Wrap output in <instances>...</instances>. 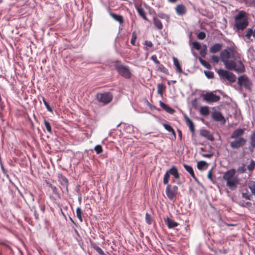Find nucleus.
Listing matches in <instances>:
<instances>
[{
  "instance_id": "1",
  "label": "nucleus",
  "mask_w": 255,
  "mask_h": 255,
  "mask_svg": "<svg viewBox=\"0 0 255 255\" xmlns=\"http://www.w3.org/2000/svg\"><path fill=\"white\" fill-rule=\"evenodd\" d=\"M220 57L226 68L229 70H234L238 73H241L245 71L244 64L238 59L235 55L234 49L230 47H227L220 53Z\"/></svg>"
},
{
  "instance_id": "2",
  "label": "nucleus",
  "mask_w": 255,
  "mask_h": 255,
  "mask_svg": "<svg viewBox=\"0 0 255 255\" xmlns=\"http://www.w3.org/2000/svg\"><path fill=\"white\" fill-rule=\"evenodd\" d=\"M235 170L234 169L226 171L223 175V179L226 181L227 186L231 190L237 189L240 179L235 176Z\"/></svg>"
},
{
  "instance_id": "3",
  "label": "nucleus",
  "mask_w": 255,
  "mask_h": 255,
  "mask_svg": "<svg viewBox=\"0 0 255 255\" xmlns=\"http://www.w3.org/2000/svg\"><path fill=\"white\" fill-rule=\"evenodd\" d=\"M248 18L244 11H240L235 16L234 26L238 31H243L248 25Z\"/></svg>"
},
{
  "instance_id": "4",
  "label": "nucleus",
  "mask_w": 255,
  "mask_h": 255,
  "mask_svg": "<svg viewBox=\"0 0 255 255\" xmlns=\"http://www.w3.org/2000/svg\"><path fill=\"white\" fill-rule=\"evenodd\" d=\"M170 175H172L173 177L176 179H179V173L177 168L175 166H173L171 168L167 170L165 173L163 179V183L164 184H167V183H169Z\"/></svg>"
},
{
  "instance_id": "5",
  "label": "nucleus",
  "mask_w": 255,
  "mask_h": 255,
  "mask_svg": "<svg viewBox=\"0 0 255 255\" xmlns=\"http://www.w3.org/2000/svg\"><path fill=\"white\" fill-rule=\"evenodd\" d=\"M166 185H167L165 189L166 195L169 200L173 201L178 194V188L176 185L169 184V183Z\"/></svg>"
},
{
  "instance_id": "6",
  "label": "nucleus",
  "mask_w": 255,
  "mask_h": 255,
  "mask_svg": "<svg viewBox=\"0 0 255 255\" xmlns=\"http://www.w3.org/2000/svg\"><path fill=\"white\" fill-rule=\"evenodd\" d=\"M220 77L224 80H227L231 83H234L236 80V75L232 72L222 69L218 70L217 72Z\"/></svg>"
},
{
  "instance_id": "7",
  "label": "nucleus",
  "mask_w": 255,
  "mask_h": 255,
  "mask_svg": "<svg viewBox=\"0 0 255 255\" xmlns=\"http://www.w3.org/2000/svg\"><path fill=\"white\" fill-rule=\"evenodd\" d=\"M96 98L98 102L106 105L111 102L112 100L113 95L110 92L98 93L96 95Z\"/></svg>"
},
{
  "instance_id": "8",
  "label": "nucleus",
  "mask_w": 255,
  "mask_h": 255,
  "mask_svg": "<svg viewBox=\"0 0 255 255\" xmlns=\"http://www.w3.org/2000/svg\"><path fill=\"white\" fill-rule=\"evenodd\" d=\"M238 84L241 87H244L246 89H251L252 83L250 79L245 75H243L239 77L238 79Z\"/></svg>"
},
{
  "instance_id": "9",
  "label": "nucleus",
  "mask_w": 255,
  "mask_h": 255,
  "mask_svg": "<svg viewBox=\"0 0 255 255\" xmlns=\"http://www.w3.org/2000/svg\"><path fill=\"white\" fill-rule=\"evenodd\" d=\"M116 68L119 73L123 77L126 78L130 77L131 73L128 67L122 64H117Z\"/></svg>"
},
{
  "instance_id": "10",
  "label": "nucleus",
  "mask_w": 255,
  "mask_h": 255,
  "mask_svg": "<svg viewBox=\"0 0 255 255\" xmlns=\"http://www.w3.org/2000/svg\"><path fill=\"white\" fill-rule=\"evenodd\" d=\"M235 140L230 142V146L232 149H238L244 146L247 142L245 138H234Z\"/></svg>"
},
{
  "instance_id": "11",
  "label": "nucleus",
  "mask_w": 255,
  "mask_h": 255,
  "mask_svg": "<svg viewBox=\"0 0 255 255\" xmlns=\"http://www.w3.org/2000/svg\"><path fill=\"white\" fill-rule=\"evenodd\" d=\"M203 99L207 103H210L219 101L220 97L212 92H207L203 95Z\"/></svg>"
},
{
  "instance_id": "12",
  "label": "nucleus",
  "mask_w": 255,
  "mask_h": 255,
  "mask_svg": "<svg viewBox=\"0 0 255 255\" xmlns=\"http://www.w3.org/2000/svg\"><path fill=\"white\" fill-rule=\"evenodd\" d=\"M245 131V128H238L232 132L230 137L231 138H243L242 136L244 134Z\"/></svg>"
},
{
  "instance_id": "13",
  "label": "nucleus",
  "mask_w": 255,
  "mask_h": 255,
  "mask_svg": "<svg viewBox=\"0 0 255 255\" xmlns=\"http://www.w3.org/2000/svg\"><path fill=\"white\" fill-rule=\"evenodd\" d=\"M223 47L222 43H215L213 44L209 49L210 52L216 53L220 51Z\"/></svg>"
},
{
  "instance_id": "14",
  "label": "nucleus",
  "mask_w": 255,
  "mask_h": 255,
  "mask_svg": "<svg viewBox=\"0 0 255 255\" xmlns=\"http://www.w3.org/2000/svg\"><path fill=\"white\" fill-rule=\"evenodd\" d=\"M184 118L185 120L186 125L188 126L190 130L193 135L194 133V125L193 123L186 115H184Z\"/></svg>"
},
{
  "instance_id": "15",
  "label": "nucleus",
  "mask_w": 255,
  "mask_h": 255,
  "mask_svg": "<svg viewBox=\"0 0 255 255\" xmlns=\"http://www.w3.org/2000/svg\"><path fill=\"white\" fill-rule=\"evenodd\" d=\"M213 119L217 122L225 121V119L222 114L218 111H215L212 114Z\"/></svg>"
},
{
  "instance_id": "16",
  "label": "nucleus",
  "mask_w": 255,
  "mask_h": 255,
  "mask_svg": "<svg viewBox=\"0 0 255 255\" xmlns=\"http://www.w3.org/2000/svg\"><path fill=\"white\" fill-rule=\"evenodd\" d=\"M200 134L201 136L207 138L209 140L213 141L214 139L213 136L210 134V132L207 130H201Z\"/></svg>"
},
{
  "instance_id": "17",
  "label": "nucleus",
  "mask_w": 255,
  "mask_h": 255,
  "mask_svg": "<svg viewBox=\"0 0 255 255\" xmlns=\"http://www.w3.org/2000/svg\"><path fill=\"white\" fill-rule=\"evenodd\" d=\"M164 222L169 229L173 228L178 225V224L177 222L169 219V218L165 219Z\"/></svg>"
},
{
  "instance_id": "18",
  "label": "nucleus",
  "mask_w": 255,
  "mask_h": 255,
  "mask_svg": "<svg viewBox=\"0 0 255 255\" xmlns=\"http://www.w3.org/2000/svg\"><path fill=\"white\" fill-rule=\"evenodd\" d=\"M58 181L62 186L66 187V190H67L68 185L69 184L67 178L65 176L60 175L58 176Z\"/></svg>"
},
{
  "instance_id": "19",
  "label": "nucleus",
  "mask_w": 255,
  "mask_h": 255,
  "mask_svg": "<svg viewBox=\"0 0 255 255\" xmlns=\"http://www.w3.org/2000/svg\"><path fill=\"white\" fill-rule=\"evenodd\" d=\"M159 105L163 109L170 114H172L175 112V110L169 107L168 105L161 101L160 102Z\"/></svg>"
},
{
  "instance_id": "20",
  "label": "nucleus",
  "mask_w": 255,
  "mask_h": 255,
  "mask_svg": "<svg viewBox=\"0 0 255 255\" xmlns=\"http://www.w3.org/2000/svg\"><path fill=\"white\" fill-rule=\"evenodd\" d=\"M159 105L163 109L170 114H172L175 112V110L169 107L168 105L161 101L160 102Z\"/></svg>"
},
{
  "instance_id": "21",
  "label": "nucleus",
  "mask_w": 255,
  "mask_h": 255,
  "mask_svg": "<svg viewBox=\"0 0 255 255\" xmlns=\"http://www.w3.org/2000/svg\"><path fill=\"white\" fill-rule=\"evenodd\" d=\"M183 166L185 169L190 174L192 177L196 181L197 179L194 174L192 167L191 166L187 164H184Z\"/></svg>"
},
{
  "instance_id": "22",
  "label": "nucleus",
  "mask_w": 255,
  "mask_h": 255,
  "mask_svg": "<svg viewBox=\"0 0 255 255\" xmlns=\"http://www.w3.org/2000/svg\"><path fill=\"white\" fill-rule=\"evenodd\" d=\"M176 13L180 15H183L185 13V7L183 4H178L176 7Z\"/></svg>"
},
{
  "instance_id": "23",
  "label": "nucleus",
  "mask_w": 255,
  "mask_h": 255,
  "mask_svg": "<svg viewBox=\"0 0 255 255\" xmlns=\"http://www.w3.org/2000/svg\"><path fill=\"white\" fill-rule=\"evenodd\" d=\"M173 64L176 68V70L180 73H182L183 71H182V68L180 65V63L179 62L178 59L175 57H173Z\"/></svg>"
},
{
  "instance_id": "24",
  "label": "nucleus",
  "mask_w": 255,
  "mask_h": 255,
  "mask_svg": "<svg viewBox=\"0 0 255 255\" xmlns=\"http://www.w3.org/2000/svg\"><path fill=\"white\" fill-rule=\"evenodd\" d=\"M136 9L139 15L142 17V18L145 20H148L146 16L145 12L143 8L140 6H136Z\"/></svg>"
},
{
  "instance_id": "25",
  "label": "nucleus",
  "mask_w": 255,
  "mask_h": 255,
  "mask_svg": "<svg viewBox=\"0 0 255 255\" xmlns=\"http://www.w3.org/2000/svg\"><path fill=\"white\" fill-rule=\"evenodd\" d=\"M153 22L155 26L158 29L161 30L163 28V25L161 21L155 17H153Z\"/></svg>"
},
{
  "instance_id": "26",
  "label": "nucleus",
  "mask_w": 255,
  "mask_h": 255,
  "mask_svg": "<svg viewBox=\"0 0 255 255\" xmlns=\"http://www.w3.org/2000/svg\"><path fill=\"white\" fill-rule=\"evenodd\" d=\"M250 147L252 148L255 147V129L250 135Z\"/></svg>"
},
{
  "instance_id": "27",
  "label": "nucleus",
  "mask_w": 255,
  "mask_h": 255,
  "mask_svg": "<svg viewBox=\"0 0 255 255\" xmlns=\"http://www.w3.org/2000/svg\"><path fill=\"white\" fill-rule=\"evenodd\" d=\"M111 16L117 21L122 24L124 22L123 17L122 15H118L115 13H111Z\"/></svg>"
},
{
  "instance_id": "28",
  "label": "nucleus",
  "mask_w": 255,
  "mask_h": 255,
  "mask_svg": "<svg viewBox=\"0 0 255 255\" xmlns=\"http://www.w3.org/2000/svg\"><path fill=\"white\" fill-rule=\"evenodd\" d=\"M201 115L206 116L209 113V108L207 106L201 107L200 109Z\"/></svg>"
},
{
  "instance_id": "29",
  "label": "nucleus",
  "mask_w": 255,
  "mask_h": 255,
  "mask_svg": "<svg viewBox=\"0 0 255 255\" xmlns=\"http://www.w3.org/2000/svg\"><path fill=\"white\" fill-rule=\"evenodd\" d=\"M248 186L252 194L255 195V181H250L248 184Z\"/></svg>"
},
{
  "instance_id": "30",
  "label": "nucleus",
  "mask_w": 255,
  "mask_h": 255,
  "mask_svg": "<svg viewBox=\"0 0 255 255\" xmlns=\"http://www.w3.org/2000/svg\"><path fill=\"white\" fill-rule=\"evenodd\" d=\"M92 247L100 255H105L103 250L96 244L92 245Z\"/></svg>"
},
{
  "instance_id": "31",
  "label": "nucleus",
  "mask_w": 255,
  "mask_h": 255,
  "mask_svg": "<svg viewBox=\"0 0 255 255\" xmlns=\"http://www.w3.org/2000/svg\"><path fill=\"white\" fill-rule=\"evenodd\" d=\"M82 212L80 207H78L76 209V215L77 218L79 219L80 221L82 222L83 221L82 217Z\"/></svg>"
},
{
  "instance_id": "32",
  "label": "nucleus",
  "mask_w": 255,
  "mask_h": 255,
  "mask_svg": "<svg viewBox=\"0 0 255 255\" xmlns=\"http://www.w3.org/2000/svg\"><path fill=\"white\" fill-rule=\"evenodd\" d=\"M207 165V163L204 161H200L197 163V167L198 169L202 170Z\"/></svg>"
},
{
  "instance_id": "33",
  "label": "nucleus",
  "mask_w": 255,
  "mask_h": 255,
  "mask_svg": "<svg viewBox=\"0 0 255 255\" xmlns=\"http://www.w3.org/2000/svg\"><path fill=\"white\" fill-rule=\"evenodd\" d=\"M136 38H137V35H136V33L135 31L132 32L131 38L130 40V43L132 45H135V41H136Z\"/></svg>"
},
{
  "instance_id": "34",
  "label": "nucleus",
  "mask_w": 255,
  "mask_h": 255,
  "mask_svg": "<svg viewBox=\"0 0 255 255\" xmlns=\"http://www.w3.org/2000/svg\"><path fill=\"white\" fill-rule=\"evenodd\" d=\"M200 62L201 64L202 65H203L205 67H206V68H208V69L211 68L210 64L208 62L206 61L205 60L200 58Z\"/></svg>"
},
{
  "instance_id": "35",
  "label": "nucleus",
  "mask_w": 255,
  "mask_h": 255,
  "mask_svg": "<svg viewBox=\"0 0 255 255\" xmlns=\"http://www.w3.org/2000/svg\"><path fill=\"white\" fill-rule=\"evenodd\" d=\"M242 196L246 200H251V198L252 197V195L248 193V191H247L246 192H243L242 193Z\"/></svg>"
},
{
  "instance_id": "36",
  "label": "nucleus",
  "mask_w": 255,
  "mask_h": 255,
  "mask_svg": "<svg viewBox=\"0 0 255 255\" xmlns=\"http://www.w3.org/2000/svg\"><path fill=\"white\" fill-rule=\"evenodd\" d=\"M158 16L162 19H166L167 22L169 20V16L164 13L160 12L158 14Z\"/></svg>"
},
{
  "instance_id": "37",
  "label": "nucleus",
  "mask_w": 255,
  "mask_h": 255,
  "mask_svg": "<svg viewBox=\"0 0 255 255\" xmlns=\"http://www.w3.org/2000/svg\"><path fill=\"white\" fill-rule=\"evenodd\" d=\"M44 126L47 130V131L49 133L51 132V128L50 123L46 120H44Z\"/></svg>"
},
{
  "instance_id": "38",
  "label": "nucleus",
  "mask_w": 255,
  "mask_h": 255,
  "mask_svg": "<svg viewBox=\"0 0 255 255\" xmlns=\"http://www.w3.org/2000/svg\"><path fill=\"white\" fill-rule=\"evenodd\" d=\"M94 150L97 154L101 153L103 152L102 146L100 145H97L95 146Z\"/></svg>"
},
{
  "instance_id": "39",
  "label": "nucleus",
  "mask_w": 255,
  "mask_h": 255,
  "mask_svg": "<svg viewBox=\"0 0 255 255\" xmlns=\"http://www.w3.org/2000/svg\"><path fill=\"white\" fill-rule=\"evenodd\" d=\"M204 73L206 76L209 79L213 78L214 77V73L210 71H205Z\"/></svg>"
},
{
  "instance_id": "40",
  "label": "nucleus",
  "mask_w": 255,
  "mask_h": 255,
  "mask_svg": "<svg viewBox=\"0 0 255 255\" xmlns=\"http://www.w3.org/2000/svg\"><path fill=\"white\" fill-rule=\"evenodd\" d=\"M163 85L162 84H158L157 85V93L160 95H162L163 90Z\"/></svg>"
},
{
  "instance_id": "41",
  "label": "nucleus",
  "mask_w": 255,
  "mask_h": 255,
  "mask_svg": "<svg viewBox=\"0 0 255 255\" xmlns=\"http://www.w3.org/2000/svg\"><path fill=\"white\" fill-rule=\"evenodd\" d=\"M255 167V161L252 160L250 164L247 166V168L250 171H252Z\"/></svg>"
},
{
  "instance_id": "42",
  "label": "nucleus",
  "mask_w": 255,
  "mask_h": 255,
  "mask_svg": "<svg viewBox=\"0 0 255 255\" xmlns=\"http://www.w3.org/2000/svg\"><path fill=\"white\" fill-rule=\"evenodd\" d=\"M192 45L193 48L197 50H199L201 48V46L200 43L197 41L193 42L192 43Z\"/></svg>"
},
{
  "instance_id": "43",
  "label": "nucleus",
  "mask_w": 255,
  "mask_h": 255,
  "mask_svg": "<svg viewBox=\"0 0 255 255\" xmlns=\"http://www.w3.org/2000/svg\"><path fill=\"white\" fill-rule=\"evenodd\" d=\"M220 58L217 55H212L211 57V60L214 63H218L219 61Z\"/></svg>"
},
{
  "instance_id": "44",
  "label": "nucleus",
  "mask_w": 255,
  "mask_h": 255,
  "mask_svg": "<svg viewBox=\"0 0 255 255\" xmlns=\"http://www.w3.org/2000/svg\"><path fill=\"white\" fill-rule=\"evenodd\" d=\"M145 221L148 224L150 225L151 224V217L148 213H146L145 214Z\"/></svg>"
},
{
  "instance_id": "45",
  "label": "nucleus",
  "mask_w": 255,
  "mask_h": 255,
  "mask_svg": "<svg viewBox=\"0 0 255 255\" xmlns=\"http://www.w3.org/2000/svg\"><path fill=\"white\" fill-rule=\"evenodd\" d=\"M43 103H44V105L45 106L47 110L49 112H52V109L51 108L49 104L46 102V101L45 100V99L44 98H43Z\"/></svg>"
},
{
  "instance_id": "46",
  "label": "nucleus",
  "mask_w": 255,
  "mask_h": 255,
  "mask_svg": "<svg viewBox=\"0 0 255 255\" xmlns=\"http://www.w3.org/2000/svg\"><path fill=\"white\" fill-rule=\"evenodd\" d=\"M197 37L199 39H204L206 37V34L204 32H200L197 35Z\"/></svg>"
},
{
  "instance_id": "47",
  "label": "nucleus",
  "mask_w": 255,
  "mask_h": 255,
  "mask_svg": "<svg viewBox=\"0 0 255 255\" xmlns=\"http://www.w3.org/2000/svg\"><path fill=\"white\" fill-rule=\"evenodd\" d=\"M49 187H50L53 193L56 195L58 194V189L56 187L53 186L51 184H49Z\"/></svg>"
},
{
  "instance_id": "48",
  "label": "nucleus",
  "mask_w": 255,
  "mask_h": 255,
  "mask_svg": "<svg viewBox=\"0 0 255 255\" xmlns=\"http://www.w3.org/2000/svg\"><path fill=\"white\" fill-rule=\"evenodd\" d=\"M163 127L164 128L169 132L172 131V129H173L171 126L166 124H163Z\"/></svg>"
},
{
  "instance_id": "49",
  "label": "nucleus",
  "mask_w": 255,
  "mask_h": 255,
  "mask_svg": "<svg viewBox=\"0 0 255 255\" xmlns=\"http://www.w3.org/2000/svg\"><path fill=\"white\" fill-rule=\"evenodd\" d=\"M252 33H253L252 29L249 28L247 30L245 35L248 38H250V37L251 36Z\"/></svg>"
},
{
  "instance_id": "50",
  "label": "nucleus",
  "mask_w": 255,
  "mask_h": 255,
  "mask_svg": "<svg viewBox=\"0 0 255 255\" xmlns=\"http://www.w3.org/2000/svg\"><path fill=\"white\" fill-rule=\"evenodd\" d=\"M151 59L156 64H159V61L158 60L156 55H152L151 57Z\"/></svg>"
},
{
  "instance_id": "51",
  "label": "nucleus",
  "mask_w": 255,
  "mask_h": 255,
  "mask_svg": "<svg viewBox=\"0 0 255 255\" xmlns=\"http://www.w3.org/2000/svg\"><path fill=\"white\" fill-rule=\"evenodd\" d=\"M204 50H202L200 51V54H201V55L202 57H205V55H206V45H204Z\"/></svg>"
},
{
  "instance_id": "52",
  "label": "nucleus",
  "mask_w": 255,
  "mask_h": 255,
  "mask_svg": "<svg viewBox=\"0 0 255 255\" xmlns=\"http://www.w3.org/2000/svg\"><path fill=\"white\" fill-rule=\"evenodd\" d=\"M145 45L149 47H151L153 46V44L150 41L146 40L145 41Z\"/></svg>"
},
{
  "instance_id": "53",
  "label": "nucleus",
  "mask_w": 255,
  "mask_h": 255,
  "mask_svg": "<svg viewBox=\"0 0 255 255\" xmlns=\"http://www.w3.org/2000/svg\"><path fill=\"white\" fill-rule=\"evenodd\" d=\"M202 156L204 157H207V158H211L213 156L212 153H203L202 154Z\"/></svg>"
},
{
  "instance_id": "54",
  "label": "nucleus",
  "mask_w": 255,
  "mask_h": 255,
  "mask_svg": "<svg viewBox=\"0 0 255 255\" xmlns=\"http://www.w3.org/2000/svg\"><path fill=\"white\" fill-rule=\"evenodd\" d=\"M158 69L160 70L161 71H163L164 69H165V67H164V66L162 65V64H160L159 63V64H158Z\"/></svg>"
},
{
  "instance_id": "55",
  "label": "nucleus",
  "mask_w": 255,
  "mask_h": 255,
  "mask_svg": "<svg viewBox=\"0 0 255 255\" xmlns=\"http://www.w3.org/2000/svg\"><path fill=\"white\" fill-rule=\"evenodd\" d=\"M208 178L210 179V180H212V169H211L209 171L208 173Z\"/></svg>"
},
{
  "instance_id": "56",
  "label": "nucleus",
  "mask_w": 255,
  "mask_h": 255,
  "mask_svg": "<svg viewBox=\"0 0 255 255\" xmlns=\"http://www.w3.org/2000/svg\"><path fill=\"white\" fill-rule=\"evenodd\" d=\"M238 204L240 206L242 207H246V205H245V202H240L238 203Z\"/></svg>"
},
{
  "instance_id": "57",
  "label": "nucleus",
  "mask_w": 255,
  "mask_h": 255,
  "mask_svg": "<svg viewBox=\"0 0 255 255\" xmlns=\"http://www.w3.org/2000/svg\"><path fill=\"white\" fill-rule=\"evenodd\" d=\"M28 194L30 198L31 199V200L32 201H34V195H33V194L31 192H29Z\"/></svg>"
},
{
  "instance_id": "58",
  "label": "nucleus",
  "mask_w": 255,
  "mask_h": 255,
  "mask_svg": "<svg viewBox=\"0 0 255 255\" xmlns=\"http://www.w3.org/2000/svg\"><path fill=\"white\" fill-rule=\"evenodd\" d=\"M245 205H246V207H252V203L250 202H246L245 203Z\"/></svg>"
},
{
  "instance_id": "59",
  "label": "nucleus",
  "mask_w": 255,
  "mask_h": 255,
  "mask_svg": "<svg viewBox=\"0 0 255 255\" xmlns=\"http://www.w3.org/2000/svg\"><path fill=\"white\" fill-rule=\"evenodd\" d=\"M177 132H178L179 137L180 138V139H181V138H182V132H181V131L180 129H178L177 130Z\"/></svg>"
},
{
  "instance_id": "60",
  "label": "nucleus",
  "mask_w": 255,
  "mask_h": 255,
  "mask_svg": "<svg viewBox=\"0 0 255 255\" xmlns=\"http://www.w3.org/2000/svg\"><path fill=\"white\" fill-rule=\"evenodd\" d=\"M170 132L172 133V134L174 136V138H176V133L174 130V129H172V131H171Z\"/></svg>"
},
{
  "instance_id": "61",
  "label": "nucleus",
  "mask_w": 255,
  "mask_h": 255,
  "mask_svg": "<svg viewBox=\"0 0 255 255\" xmlns=\"http://www.w3.org/2000/svg\"><path fill=\"white\" fill-rule=\"evenodd\" d=\"M225 225H226L228 226H236L237 225L235 224H228V223H224Z\"/></svg>"
},
{
  "instance_id": "62",
  "label": "nucleus",
  "mask_w": 255,
  "mask_h": 255,
  "mask_svg": "<svg viewBox=\"0 0 255 255\" xmlns=\"http://www.w3.org/2000/svg\"><path fill=\"white\" fill-rule=\"evenodd\" d=\"M177 0H168L169 2H175Z\"/></svg>"
},
{
  "instance_id": "63",
  "label": "nucleus",
  "mask_w": 255,
  "mask_h": 255,
  "mask_svg": "<svg viewBox=\"0 0 255 255\" xmlns=\"http://www.w3.org/2000/svg\"><path fill=\"white\" fill-rule=\"evenodd\" d=\"M177 183L178 185H180L181 183V182L180 181H178Z\"/></svg>"
},
{
  "instance_id": "64",
  "label": "nucleus",
  "mask_w": 255,
  "mask_h": 255,
  "mask_svg": "<svg viewBox=\"0 0 255 255\" xmlns=\"http://www.w3.org/2000/svg\"><path fill=\"white\" fill-rule=\"evenodd\" d=\"M120 125H121V123H120V124H119L117 126V127H119L120 126Z\"/></svg>"
}]
</instances>
